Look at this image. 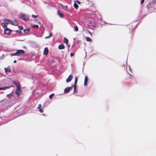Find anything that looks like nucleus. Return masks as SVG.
<instances>
[{
  "mask_svg": "<svg viewBox=\"0 0 156 156\" xmlns=\"http://www.w3.org/2000/svg\"><path fill=\"white\" fill-rule=\"evenodd\" d=\"M19 28L21 30H22L23 29V28L22 26H19Z\"/></svg>",
  "mask_w": 156,
  "mask_h": 156,
  "instance_id": "27",
  "label": "nucleus"
},
{
  "mask_svg": "<svg viewBox=\"0 0 156 156\" xmlns=\"http://www.w3.org/2000/svg\"><path fill=\"white\" fill-rule=\"evenodd\" d=\"M76 2L78 4H80V2L78 0L76 1Z\"/></svg>",
  "mask_w": 156,
  "mask_h": 156,
  "instance_id": "34",
  "label": "nucleus"
},
{
  "mask_svg": "<svg viewBox=\"0 0 156 156\" xmlns=\"http://www.w3.org/2000/svg\"><path fill=\"white\" fill-rule=\"evenodd\" d=\"M2 26L3 28L5 29L7 28L6 24L5 23H2Z\"/></svg>",
  "mask_w": 156,
  "mask_h": 156,
  "instance_id": "19",
  "label": "nucleus"
},
{
  "mask_svg": "<svg viewBox=\"0 0 156 156\" xmlns=\"http://www.w3.org/2000/svg\"><path fill=\"white\" fill-rule=\"evenodd\" d=\"M20 17L24 20H27L29 18L28 16L24 14H21Z\"/></svg>",
  "mask_w": 156,
  "mask_h": 156,
  "instance_id": "2",
  "label": "nucleus"
},
{
  "mask_svg": "<svg viewBox=\"0 0 156 156\" xmlns=\"http://www.w3.org/2000/svg\"><path fill=\"white\" fill-rule=\"evenodd\" d=\"M58 14L62 18L64 16V15L62 13H60L59 11H58Z\"/></svg>",
  "mask_w": 156,
  "mask_h": 156,
  "instance_id": "11",
  "label": "nucleus"
},
{
  "mask_svg": "<svg viewBox=\"0 0 156 156\" xmlns=\"http://www.w3.org/2000/svg\"><path fill=\"white\" fill-rule=\"evenodd\" d=\"M61 6L62 7H63V6H62V4H61Z\"/></svg>",
  "mask_w": 156,
  "mask_h": 156,
  "instance_id": "38",
  "label": "nucleus"
},
{
  "mask_svg": "<svg viewBox=\"0 0 156 156\" xmlns=\"http://www.w3.org/2000/svg\"><path fill=\"white\" fill-rule=\"evenodd\" d=\"M14 63H16V60H14L13 62Z\"/></svg>",
  "mask_w": 156,
  "mask_h": 156,
  "instance_id": "36",
  "label": "nucleus"
},
{
  "mask_svg": "<svg viewBox=\"0 0 156 156\" xmlns=\"http://www.w3.org/2000/svg\"><path fill=\"white\" fill-rule=\"evenodd\" d=\"M76 86H75V85H74V93H77V91L76 90Z\"/></svg>",
  "mask_w": 156,
  "mask_h": 156,
  "instance_id": "23",
  "label": "nucleus"
},
{
  "mask_svg": "<svg viewBox=\"0 0 156 156\" xmlns=\"http://www.w3.org/2000/svg\"><path fill=\"white\" fill-rule=\"evenodd\" d=\"M73 78V76L71 75H70L68 78L66 80V82L67 83L70 82Z\"/></svg>",
  "mask_w": 156,
  "mask_h": 156,
  "instance_id": "7",
  "label": "nucleus"
},
{
  "mask_svg": "<svg viewBox=\"0 0 156 156\" xmlns=\"http://www.w3.org/2000/svg\"><path fill=\"white\" fill-rule=\"evenodd\" d=\"M0 59H2V57H0Z\"/></svg>",
  "mask_w": 156,
  "mask_h": 156,
  "instance_id": "37",
  "label": "nucleus"
},
{
  "mask_svg": "<svg viewBox=\"0 0 156 156\" xmlns=\"http://www.w3.org/2000/svg\"><path fill=\"white\" fill-rule=\"evenodd\" d=\"M12 95L11 94H9L7 95V96L9 98L10 97L12 96Z\"/></svg>",
  "mask_w": 156,
  "mask_h": 156,
  "instance_id": "28",
  "label": "nucleus"
},
{
  "mask_svg": "<svg viewBox=\"0 0 156 156\" xmlns=\"http://www.w3.org/2000/svg\"><path fill=\"white\" fill-rule=\"evenodd\" d=\"M32 27H36L37 28H38V25H33V26H32Z\"/></svg>",
  "mask_w": 156,
  "mask_h": 156,
  "instance_id": "26",
  "label": "nucleus"
},
{
  "mask_svg": "<svg viewBox=\"0 0 156 156\" xmlns=\"http://www.w3.org/2000/svg\"><path fill=\"white\" fill-rule=\"evenodd\" d=\"M88 32L91 35V34H92L91 33H90V32L89 31H88Z\"/></svg>",
  "mask_w": 156,
  "mask_h": 156,
  "instance_id": "35",
  "label": "nucleus"
},
{
  "mask_svg": "<svg viewBox=\"0 0 156 156\" xmlns=\"http://www.w3.org/2000/svg\"><path fill=\"white\" fill-rule=\"evenodd\" d=\"M9 87H5L3 88H0V90H6V89H9Z\"/></svg>",
  "mask_w": 156,
  "mask_h": 156,
  "instance_id": "16",
  "label": "nucleus"
},
{
  "mask_svg": "<svg viewBox=\"0 0 156 156\" xmlns=\"http://www.w3.org/2000/svg\"><path fill=\"white\" fill-rule=\"evenodd\" d=\"M66 8H67V6H66Z\"/></svg>",
  "mask_w": 156,
  "mask_h": 156,
  "instance_id": "40",
  "label": "nucleus"
},
{
  "mask_svg": "<svg viewBox=\"0 0 156 156\" xmlns=\"http://www.w3.org/2000/svg\"><path fill=\"white\" fill-rule=\"evenodd\" d=\"M86 40L87 41L91 42L92 40L89 37H85Z\"/></svg>",
  "mask_w": 156,
  "mask_h": 156,
  "instance_id": "15",
  "label": "nucleus"
},
{
  "mask_svg": "<svg viewBox=\"0 0 156 156\" xmlns=\"http://www.w3.org/2000/svg\"><path fill=\"white\" fill-rule=\"evenodd\" d=\"M54 95V94H51L49 96V98L50 99H51L53 97V96Z\"/></svg>",
  "mask_w": 156,
  "mask_h": 156,
  "instance_id": "25",
  "label": "nucleus"
},
{
  "mask_svg": "<svg viewBox=\"0 0 156 156\" xmlns=\"http://www.w3.org/2000/svg\"><path fill=\"white\" fill-rule=\"evenodd\" d=\"M10 55H11V56H18V55H17V51L16 53L11 54H10Z\"/></svg>",
  "mask_w": 156,
  "mask_h": 156,
  "instance_id": "21",
  "label": "nucleus"
},
{
  "mask_svg": "<svg viewBox=\"0 0 156 156\" xmlns=\"http://www.w3.org/2000/svg\"><path fill=\"white\" fill-rule=\"evenodd\" d=\"M39 111L41 113L43 112V110H42V109H40L39 110Z\"/></svg>",
  "mask_w": 156,
  "mask_h": 156,
  "instance_id": "32",
  "label": "nucleus"
},
{
  "mask_svg": "<svg viewBox=\"0 0 156 156\" xmlns=\"http://www.w3.org/2000/svg\"><path fill=\"white\" fill-rule=\"evenodd\" d=\"M88 81V78L87 76H86L85 78L84 85L86 86L87 85V82Z\"/></svg>",
  "mask_w": 156,
  "mask_h": 156,
  "instance_id": "9",
  "label": "nucleus"
},
{
  "mask_svg": "<svg viewBox=\"0 0 156 156\" xmlns=\"http://www.w3.org/2000/svg\"><path fill=\"white\" fill-rule=\"evenodd\" d=\"M63 42L64 43H66L67 45L68 44V40L66 37L64 38Z\"/></svg>",
  "mask_w": 156,
  "mask_h": 156,
  "instance_id": "12",
  "label": "nucleus"
},
{
  "mask_svg": "<svg viewBox=\"0 0 156 156\" xmlns=\"http://www.w3.org/2000/svg\"><path fill=\"white\" fill-rule=\"evenodd\" d=\"M144 0H141V2H140V3L141 4H143Z\"/></svg>",
  "mask_w": 156,
  "mask_h": 156,
  "instance_id": "33",
  "label": "nucleus"
},
{
  "mask_svg": "<svg viewBox=\"0 0 156 156\" xmlns=\"http://www.w3.org/2000/svg\"><path fill=\"white\" fill-rule=\"evenodd\" d=\"M75 30L76 31H78V27H77V26H76L75 27Z\"/></svg>",
  "mask_w": 156,
  "mask_h": 156,
  "instance_id": "24",
  "label": "nucleus"
},
{
  "mask_svg": "<svg viewBox=\"0 0 156 156\" xmlns=\"http://www.w3.org/2000/svg\"><path fill=\"white\" fill-rule=\"evenodd\" d=\"M29 30V29H25L23 31L24 33H28Z\"/></svg>",
  "mask_w": 156,
  "mask_h": 156,
  "instance_id": "22",
  "label": "nucleus"
},
{
  "mask_svg": "<svg viewBox=\"0 0 156 156\" xmlns=\"http://www.w3.org/2000/svg\"><path fill=\"white\" fill-rule=\"evenodd\" d=\"M64 48V45L62 44H60L58 46V48L60 49H63Z\"/></svg>",
  "mask_w": 156,
  "mask_h": 156,
  "instance_id": "10",
  "label": "nucleus"
},
{
  "mask_svg": "<svg viewBox=\"0 0 156 156\" xmlns=\"http://www.w3.org/2000/svg\"><path fill=\"white\" fill-rule=\"evenodd\" d=\"M4 23L8 24L9 23H10V21L7 19H5L4 20Z\"/></svg>",
  "mask_w": 156,
  "mask_h": 156,
  "instance_id": "14",
  "label": "nucleus"
},
{
  "mask_svg": "<svg viewBox=\"0 0 156 156\" xmlns=\"http://www.w3.org/2000/svg\"><path fill=\"white\" fill-rule=\"evenodd\" d=\"M70 56L71 57H72L74 55V53H73L72 52L70 53Z\"/></svg>",
  "mask_w": 156,
  "mask_h": 156,
  "instance_id": "30",
  "label": "nucleus"
},
{
  "mask_svg": "<svg viewBox=\"0 0 156 156\" xmlns=\"http://www.w3.org/2000/svg\"><path fill=\"white\" fill-rule=\"evenodd\" d=\"M74 7H75V9H77L78 8V5H77V4L75 2L74 4Z\"/></svg>",
  "mask_w": 156,
  "mask_h": 156,
  "instance_id": "17",
  "label": "nucleus"
},
{
  "mask_svg": "<svg viewBox=\"0 0 156 156\" xmlns=\"http://www.w3.org/2000/svg\"><path fill=\"white\" fill-rule=\"evenodd\" d=\"M5 69V72L6 73H7L8 72H10V69L9 68H4Z\"/></svg>",
  "mask_w": 156,
  "mask_h": 156,
  "instance_id": "18",
  "label": "nucleus"
},
{
  "mask_svg": "<svg viewBox=\"0 0 156 156\" xmlns=\"http://www.w3.org/2000/svg\"><path fill=\"white\" fill-rule=\"evenodd\" d=\"M4 55H3L2 58H4Z\"/></svg>",
  "mask_w": 156,
  "mask_h": 156,
  "instance_id": "39",
  "label": "nucleus"
},
{
  "mask_svg": "<svg viewBox=\"0 0 156 156\" xmlns=\"http://www.w3.org/2000/svg\"><path fill=\"white\" fill-rule=\"evenodd\" d=\"M73 88V86H72L71 87H68L65 88L64 90V92L66 93H68L70 90H72Z\"/></svg>",
  "mask_w": 156,
  "mask_h": 156,
  "instance_id": "4",
  "label": "nucleus"
},
{
  "mask_svg": "<svg viewBox=\"0 0 156 156\" xmlns=\"http://www.w3.org/2000/svg\"><path fill=\"white\" fill-rule=\"evenodd\" d=\"M13 83L15 84L16 85V86L17 87V88L16 89V93L17 95H19L20 94V87L19 86L18 84L17 83H16L15 82H14Z\"/></svg>",
  "mask_w": 156,
  "mask_h": 156,
  "instance_id": "1",
  "label": "nucleus"
},
{
  "mask_svg": "<svg viewBox=\"0 0 156 156\" xmlns=\"http://www.w3.org/2000/svg\"><path fill=\"white\" fill-rule=\"evenodd\" d=\"M10 23L13 25L16 26L18 25L17 22L16 21H10Z\"/></svg>",
  "mask_w": 156,
  "mask_h": 156,
  "instance_id": "6",
  "label": "nucleus"
},
{
  "mask_svg": "<svg viewBox=\"0 0 156 156\" xmlns=\"http://www.w3.org/2000/svg\"><path fill=\"white\" fill-rule=\"evenodd\" d=\"M32 16L34 18H36L37 17V16L33 15H32Z\"/></svg>",
  "mask_w": 156,
  "mask_h": 156,
  "instance_id": "31",
  "label": "nucleus"
},
{
  "mask_svg": "<svg viewBox=\"0 0 156 156\" xmlns=\"http://www.w3.org/2000/svg\"><path fill=\"white\" fill-rule=\"evenodd\" d=\"M18 56H20L25 53V51L23 50H17L16 51Z\"/></svg>",
  "mask_w": 156,
  "mask_h": 156,
  "instance_id": "3",
  "label": "nucleus"
},
{
  "mask_svg": "<svg viewBox=\"0 0 156 156\" xmlns=\"http://www.w3.org/2000/svg\"><path fill=\"white\" fill-rule=\"evenodd\" d=\"M41 104H39L38 106V108L39 109L41 108Z\"/></svg>",
  "mask_w": 156,
  "mask_h": 156,
  "instance_id": "29",
  "label": "nucleus"
},
{
  "mask_svg": "<svg viewBox=\"0 0 156 156\" xmlns=\"http://www.w3.org/2000/svg\"><path fill=\"white\" fill-rule=\"evenodd\" d=\"M78 79V77H75V83H74V85L75 86H76V83L77 82Z\"/></svg>",
  "mask_w": 156,
  "mask_h": 156,
  "instance_id": "13",
  "label": "nucleus"
},
{
  "mask_svg": "<svg viewBox=\"0 0 156 156\" xmlns=\"http://www.w3.org/2000/svg\"><path fill=\"white\" fill-rule=\"evenodd\" d=\"M10 33V30L8 28L5 29L4 30V34L7 35H9Z\"/></svg>",
  "mask_w": 156,
  "mask_h": 156,
  "instance_id": "5",
  "label": "nucleus"
},
{
  "mask_svg": "<svg viewBox=\"0 0 156 156\" xmlns=\"http://www.w3.org/2000/svg\"><path fill=\"white\" fill-rule=\"evenodd\" d=\"M48 52V50L47 48L46 47L44 48V53L45 55H47Z\"/></svg>",
  "mask_w": 156,
  "mask_h": 156,
  "instance_id": "8",
  "label": "nucleus"
},
{
  "mask_svg": "<svg viewBox=\"0 0 156 156\" xmlns=\"http://www.w3.org/2000/svg\"><path fill=\"white\" fill-rule=\"evenodd\" d=\"M52 36V33H50V34H49V36H47V37H45V39H48V38H49L50 37H51Z\"/></svg>",
  "mask_w": 156,
  "mask_h": 156,
  "instance_id": "20",
  "label": "nucleus"
}]
</instances>
